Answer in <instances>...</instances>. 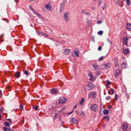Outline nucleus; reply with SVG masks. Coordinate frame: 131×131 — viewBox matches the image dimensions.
Returning a JSON list of instances; mask_svg holds the SVG:
<instances>
[{"label": "nucleus", "instance_id": "20e7f679", "mask_svg": "<svg viewBox=\"0 0 131 131\" xmlns=\"http://www.w3.org/2000/svg\"><path fill=\"white\" fill-rule=\"evenodd\" d=\"M115 65L113 67V70L114 71H116L118 68V64L117 59H115Z\"/></svg>", "mask_w": 131, "mask_h": 131}, {"label": "nucleus", "instance_id": "c03bdc74", "mask_svg": "<svg viewBox=\"0 0 131 131\" xmlns=\"http://www.w3.org/2000/svg\"><path fill=\"white\" fill-rule=\"evenodd\" d=\"M115 98L116 99V100H117V95L116 94L115 95Z\"/></svg>", "mask_w": 131, "mask_h": 131}, {"label": "nucleus", "instance_id": "f704fd0d", "mask_svg": "<svg viewBox=\"0 0 131 131\" xmlns=\"http://www.w3.org/2000/svg\"><path fill=\"white\" fill-rule=\"evenodd\" d=\"M107 41H108V43H111V45H112V42L111 41L109 40L108 38H107Z\"/></svg>", "mask_w": 131, "mask_h": 131}, {"label": "nucleus", "instance_id": "3c124183", "mask_svg": "<svg viewBox=\"0 0 131 131\" xmlns=\"http://www.w3.org/2000/svg\"><path fill=\"white\" fill-rule=\"evenodd\" d=\"M8 121L10 122H12V120H11V119H8L7 120Z\"/></svg>", "mask_w": 131, "mask_h": 131}, {"label": "nucleus", "instance_id": "39448f33", "mask_svg": "<svg viewBox=\"0 0 131 131\" xmlns=\"http://www.w3.org/2000/svg\"><path fill=\"white\" fill-rule=\"evenodd\" d=\"M91 109L94 111H95L98 110V107L97 105L95 104H93L91 106Z\"/></svg>", "mask_w": 131, "mask_h": 131}, {"label": "nucleus", "instance_id": "c9c22d12", "mask_svg": "<svg viewBox=\"0 0 131 131\" xmlns=\"http://www.w3.org/2000/svg\"><path fill=\"white\" fill-rule=\"evenodd\" d=\"M24 73L26 75H28V73L27 71L26 70L24 71Z\"/></svg>", "mask_w": 131, "mask_h": 131}, {"label": "nucleus", "instance_id": "cd10ccee", "mask_svg": "<svg viewBox=\"0 0 131 131\" xmlns=\"http://www.w3.org/2000/svg\"><path fill=\"white\" fill-rule=\"evenodd\" d=\"M126 3L127 5L129 6L130 4V0H127L126 1Z\"/></svg>", "mask_w": 131, "mask_h": 131}, {"label": "nucleus", "instance_id": "ddd939ff", "mask_svg": "<svg viewBox=\"0 0 131 131\" xmlns=\"http://www.w3.org/2000/svg\"><path fill=\"white\" fill-rule=\"evenodd\" d=\"M108 67L107 65L106 64H103L101 65L100 68L102 69H106Z\"/></svg>", "mask_w": 131, "mask_h": 131}, {"label": "nucleus", "instance_id": "2f4dec72", "mask_svg": "<svg viewBox=\"0 0 131 131\" xmlns=\"http://www.w3.org/2000/svg\"><path fill=\"white\" fill-rule=\"evenodd\" d=\"M20 110H23V105L20 104Z\"/></svg>", "mask_w": 131, "mask_h": 131}, {"label": "nucleus", "instance_id": "4be33fe9", "mask_svg": "<svg viewBox=\"0 0 131 131\" xmlns=\"http://www.w3.org/2000/svg\"><path fill=\"white\" fill-rule=\"evenodd\" d=\"M121 72V71L120 70H118V72H116L115 74V77L116 78L117 77H118L119 75L120 74V73Z\"/></svg>", "mask_w": 131, "mask_h": 131}, {"label": "nucleus", "instance_id": "72a5a7b5", "mask_svg": "<svg viewBox=\"0 0 131 131\" xmlns=\"http://www.w3.org/2000/svg\"><path fill=\"white\" fill-rule=\"evenodd\" d=\"M111 98V97L110 96H107L105 98V99L106 100H110Z\"/></svg>", "mask_w": 131, "mask_h": 131}, {"label": "nucleus", "instance_id": "7ed1b4c3", "mask_svg": "<svg viewBox=\"0 0 131 131\" xmlns=\"http://www.w3.org/2000/svg\"><path fill=\"white\" fill-rule=\"evenodd\" d=\"M122 128L124 131H130L131 130L130 127L128 126V124L125 123H123V124Z\"/></svg>", "mask_w": 131, "mask_h": 131}, {"label": "nucleus", "instance_id": "b1692460", "mask_svg": "<svg viewBox=\"0 0 131 131\" xmlns=\"http://www.w3.org/2000/svg\"><path fill=\"white\" fill-rule=\"evenodd\" d=\"M108 111L106 109H105L104 110L103 113L104 114L106 115L108 113Z\"/></svg>", "mask_w": 131, "mask_h": 131}, {"label": "nucleus", "instance_id": "6e6d98bb", "mask_svg": "<svg viewBox=\"0 0 131 131\" xmlns=\"http://www.w3.org/2000/svg\"><path fill=\"white\" fill-rule=\"evenodd\" d=\"M76 113L77 114H79V113L78 112V111H76Z\"/></svg>", "mask_w": 131, "mask_h": 131}, {"label": "nucleus", "instance_id": "ea45409f", "mask_svg": "<svg viewBox=\"0 0 131 131\" xmlns=\"http://www.w3.org/2000/svg\"><path fill=\"white\" fill-rule=\"evenodd\" d=\"M102 49V47L100 46L98 48V50L99 51H100Z\"/></svg>", "mask_w": 131, "mask_h": 131}, {"label": "nucleus", "instance_id": "603ef678", "mask_svg": "<svg viewBox=\"0 0 131 131\" xmlns=\"http://www.w3.org/2000/svg\"><path fill=\"white\" fill-rule=\"evenodd\" d=\"M102 22L101 21H99L97 22V23L98 24H100Z\"/></svg>", "mask_w": 131, "mask_h": 131}, {"label": "nucleus", "instance_id": "5fc2aeb1", "mask_svg": "<svg viewBox=\"0 0 131 131\" xmlns=\"http://www.w3.org/2000/svg\"><path fill=\"white\" fill-rule=\"evenodd\" d=\"M77 107V105H75V106H74V107H73L74 109L76 108Z\"/></svg>", "mask_w": 131, "mask_h": 131}, {"label": "nucleus", "instance_id": "e433bc0d", "mask_svg": "<svg viewBox=\"0 0 131 131\" xmlns=\"http://www.w3.org/2000/svg\"><path fill=\"white\" fill-rule=\"evenodd\" d=\"M73 111H74V110H73L71 112H68V115H70L71 114H72L73 113Z\"/></svg>", "mask_w": 131, "mask_h": 131}, {"label": "nucleus", "instance_id": "5701e85b", "mask_svg": "<svg viewBox=\"0 0 131 131\" xmlns=\"http://www.w3.org/2000/svg\"><path fill=\"white\" fill-rule=\"evenodd\" d=\"M80 115L82 118L84 117L85 116L84 112L82 111H81V112L80 114Z\"/></svg>", "mask_w": 131, "mask_h": 131}, {"label": "nucleus", "instance_id": "052dcab7", "mask_svg": "<svg viewBox=\"0 0 131 131\" xmlns=\"http://www.w3.org/2000/svg\"><path fill=\"white\" fill-rule=\"evenodd\" d=\"M16 2H17V0H14Z\"/></svg>", "mask_w": 131, "mask_h": 131}, {"label": "nucleus", "instance_id": "6ab92c4d", "mask_svg": "<svg viewBox=\"0 0 131 131\" xmlns=\"http://www.w3.org/2000/svg\"><path fill=\"white\" fill-rule=\"evenodd\" d=\"M79 51L77 49H75L74 51V54L77 57H78L79 56Z\"/></svg>", "mask_w": 131, "mask_h": 131}, {"label": "nucleus", "instance_id": "f8f14e48", "mask_svg": "<svg viewBox=\"0 0 131 131\" xmlns=\"http://www.w3.org/2000/svg\"><path fill=\"white\" fill-rule=\"evenodd\" d=\"M89 76L90 77V81H92L95 80V78L94 77H93L92 74V73H89Z\"/></svg>", "mask_w": 131, "mask_h": 131}, {"label": "nucleus", "instance_id": "4d7b16f0", "mask_svg": "<svg viewBox=\"0 0 131 131\" xmlns=\"http://www.w3.org/2000/svg\"><path fill=\"white\" fill-rule=\"evenodd\" d=\"M7 130H7V131H10V130L11 129L10 128H8Z\"/></svg>", "mask_w": 131, "mask_h": 131}, {"label": "nucleus", "instance_id": "bf43d9fd", "mask_svg": "<svg viewBox=\"0 0 131 131\" xmlns=\"http://www.w3.org/2000/svg\"><path fill=\"white\" fill-rule=\"evenodd\" d=\"M0 37L1 38H3V35H1Z\"/></svg>", "mask_w": 131, "mask_h": 131}, {"label": "nucleus", "instance_id": "6e6552de", "mask_svg": "<svg viewBox=\"0 0 131 131\" xmlns=\"http://www.w3.org/2000/svg\"><path fill=\"white\" fill-rule=\"evenodd\" d=\"M44 6L47 9L49 10L50 11H52L53 10L52 8L50 5L46 4Z\"/></svg>", "mask_w": 131, "mask_h": 131}, {"label": "nucleus", "instance_id": "338daca9", "mask_svg": "<svg viewBox=\"0 0 131 131\" xmlns=\"http://www.w3.org/2000/svg\"><path fill=\"white\" fill-rule=\"evenodd\" d=\"M129 116L130 117H131V116H130V115H129Z\"/></svg>", "mask_w": 131, "mask_h": 131}, {"label": "nucleus", "instance_id": "423d86ee", "mask_svg": "<svg viewBox=\"0 0 131 131\" xmlns=\"http://www.w3.org/2000/svg\"><path fill=\"white\" fill-rule=\"evenodd\" d=\"M66 100L64 97H61L59 99V103L62 104L64 103L66 101Z\"/></svg>", "mask_w": 131, "mask_h": 131}, {"label": "nucleus", "instance_id": "a878e982", "mask_svg": "<svg viewBox=\"0 0 131 131\" xmlns=\"http://www.w3.org/2000/svg\"><path fill=\"white\" fill-rule=\"evenodd\" d=\"M4 125L5 126L8 127H9L10 126L9 123L7 122H5Z\"/></svg>", "mask_w": 131, "mask_h": 131}, {"label": "nucleus", "instance_id": "864d4df0", "mask_svg": "<svg viewBox=\"0 0 131 131\" xmlns=\"http://www.w3.org/2000/svg\"><path fill=\"white\" fill-rule=\"evenodd\" d=\"M32 12L35 14H36L37 13L36 11L34 9L32 11Z\"/></svg>", "mask_w": 131, "mask_h": 131}, {"label": "nucleus", "instance_id": "0e129e2a", "mask_svg": "<svg viewBox=\"0 0 131 131\" xmlns=\"http://www.w3.org/2000/svg\"><path fill=\"white\" fill-rule=\"evenodd\" d=\"M3 40H1V42H3Z\"/></svg>", "mask_w": 131, "mask_h": 131}, {"label": "nucleus", "instance_id": "7c9ffc66", "mask_svg": "<svg viewBox=\"0 0 131 131\" xmlns=\"http://www.w3.org/2000/svg\"><path fill=\"white\" fill-rule=\"evenodd\" d=\"M104 58V56H102L99 58V60L100 61H101L102 60H103Z\"/></svg>", "mask_w": 131, "mask_h": 131}, {"label": "nucleus", "instance_id": "412c9836", "mask_svg": "<svg viewBox=\"0 0 131 131\" xmlns=\"http://www.w3.org/2000/svg\"><path fill=\"white\" fill-rule=\"evenodd\" d=\"M20 73L18 71H17L16 72V73L15 75V76L16 78H18L20 77Z\"/></svg>", "mask_w": 131, "mask_h": 131}, {"label": "nucleus", "instance_id": "2eb2a0df", "mask_svg": "<svg viewBox=\"0 0 131 131\" xmlns=\"http://www.w3.org/2000/svg\"><path fill=\"white\" fill-rule=\"evenodd\" d=\"M123 52L125 54H127L129 53L130 50L127 48H125L123 49Z\"/></svg>", "mask_w": 131, "mask_h": 131}, {"label": "nucleus", "instance_id": "de8ad7c7", "mask_svg": "<svg viewBox=\"0 0 131 131\" xmlns=\"http://www.w3.org/2000/svg\"><path fill=\"white\" fill-rule=\"evenodd\" d=\"M2 95V92L0 90V97H1Z\"/></svg>", "mask_w": 131, "mask_h": 131}, {"label": "nucleus", "instance_id": "0eeeda50", "mask_svg": "<svg viewBox=\"0 0 131 131\" xmlns=\"http://www.w3.org/2000/svg\"><path fill=\"white\" fill-rule=\"evenodd\" d=\"M95 93L94 92H91L89 95L88 97L89 98H95Z\"/></svg>", "mask_w": 131, "mask_h": 131}, {"label": "nucleus", "instance_id": "69168bd1", "mask_svg": "<svg viewBox=\"0 0 131 131\" xmlns=\"http://www.w3.org/2000/svg\"><path fill=\"white\" fill-rule=\"evenodd\" d=\"M59 118L60 120L61 119V118L60 117Z\"/></svg>", "mask_w": 131, "mask_h": 131}, {"label": "nucleus", "instance_id": "680f3d73", "mask_svg": "<svg viewBox=\"0 0 131 131\" xmlns=\"http://www.w3.org/2000/svg\"><path fill=\"white\" fill-rule=\"evenodd\" d=\"M64 123V122H61L62 124H63Z\"/></svg>", "mask_w": 131, "mask_h": 131}, {"label": "nucleus", "instance_id": "dca6fc26", "mask_svg": "<svg viewBox=\"0 0 131 131\" xmlns=\"http://www.w3.org/2000/svg\"><path fill=\"white\" fill-rule=\"evenodd\" d=\"M126 28L129 31H131V24L130 23L127 24Z\"/></svg>", "mask_w": 131, "mask_h": 131}, {"label": "nucleus", "instance_id": "f03ea898", "mask_svg": "<svg viewBox=\"0 0 131 131\" xmlns=\"http://www.w3.org/2000/svg\"><path fill=\"white\" fill-rule=\"evenodd\" d=\"M120 62L121 63V67L122 68H126L127 66V62L124 58H122L120 60Z\"/></svg>", "mask_w": 131, "mask_h": 131}, {"label": "nucleus", "instance_id": "f257e3e1", "mask_svg": "<svg viewBox=\"0 0 131 131\" xmlns=\"http://www.w3.org/2000/svg\"><path fill=\"white\" fill-rule=\"evenodd\" d=\"M94 87V85L93 84L90 83L85 85L84 88L85 91H88L92 89Z\"/></svg>", "mask_w": 131, "mask_h": 131}, {"label": "nucleus", "instance_id": "4c0bfd02", "mask_svg": "<svg viewBox=\"0 0 131 131\" xmlns=\"http://www.w3.org/2000/svg\"><path fill=\"white\" fill-rule=\"evenodd\" d=\"M64 7L63 6H61L60 7V12H61V10H62L63 9Z\"/></svg>", "mask_w": 131, "mask_h": 131}, {"label": "nucleus", "instance_id": "1a4fd4ad", "mask_svg": "<svg viewBox=\"0 0 131 131\" xmlns=\"http://www.w3.org/2000/svg\"><path fill=\"white\" fill-rule=\"evenodd\" d=\"M68 13H64L63 17L64 19L66 21H69Z\"/></svg>", "mask_w": 131, "mask_h": 131}, {"label": "nucleus", "instance_id": "393cba45", "mask_svg": "<svg viewBox=\"0 0 131 131\" xmlns=\"http://www.w3.org/2000/svg\"><path fill=\"white\" fill-rule=\"evenodd\" d=\"M84 98H82L81 99V100L79 101V103L81 105H82L83 104V103L84 101Z\"/></svg>", "mask_w": 131, "mask_h": 131}, {"label": "nucleus", "instance_id": "37998d69", "mask_svg": "<svg viewBox=\"0 0 131 131\" xmlns=\"http://www.w3.org/2000/svg\"><path fill=\"white\" fill-rule=\"evenodd\" d=\"M106 5V4H105L102 7V8L103 10H104L105 8Z\"/></svg>", "mask_w": 131, "mask_h": 131}, {"label": "nucleus", "instance_id": "f3484780", "mask_svg": "<svg viewBox=\"0 0 131 131\" xmlns=\"http://www.w3.org/2000/svg\"><path fill=\"white\" fill-rule=\"evenodd\" d=\"M70 50L69 49H66L65 50H64V52L66 55L69 54L70 52Z\"/></svg>", "mask_w": 131, "mask_h": 131}, {"label": "nucleus", "instance_id": "9d476101", "mask_svg": "<svg viewBox=\"0 0 131 131\" xmlns=\"http://www.w3.org/2000/svg\"><path fill=\"white\" fill-rule=\"evenodd\" d=\"M92 66L93 67L94 69L96 71L99 70V69L98 65L96 63L93 64Z\"/></svg>", "mask_w": 131, "mask_h": 131}, {"label": "nucleus", "instance_id": "e2e57ef3", "mask_svg": "<svg viewBox=\"0 0 131 131\" xmlns=\"http://www.w3.org/2000/svg\"><path fill=\"white\" fill-rule=\"evenodd\" d=\"M37 34L38 35H39L40 34V33H38V32H37Z\"/></svg>", "mask_w": 131, "mask_h": 131}, {"label": "nucleus", "instance_id": "bb28decb", "mask_svg": "<svg viewBox=\"0 0 131 131\" xmlns=\"http://www.w3.org/2000/svg\"><path fill=\"white\" fill-rule=\"evenodd\" d=\"M59 116V115L57 113H56L55 114V115H54V119H56Z\"/></svg>", "mask_w": 131, "mask_h": 131}, {"label": "nucleus", "instance_id": "9b49d317", "mask_svg": "<svg viewBox=\"0 0 131 131\" xmlns=\"http://www.w3.org/2000/svg\"><path fill=\"white\" fill-rule=\"evenodd\" d=\"M128 38L125 37L123 39V42L124 44L127 46H128L127 41L128 40Z\"/></svg>", "mask_w": 131, "mask_h": 131}, {"label": "nucleus", "instance_id": "13d9d810", "mask_svg": "<svg viewBox=\"0 0 131 131\" xmlns=\"http://www.w3.org/2000/svg\"><path fill=\"white\" fill-rule=\"evenodd\" d=\"M35 14L36 15H37L38 16V15H39V14L37 12Z\"/></svg>", "mask_w": 131, "mask_h": 131}, {"label": "nucleus", "instance_id": "a211bd4d", "mask_svg": "<svg viewBox=\"0 0 131 131\" xmlns=\"http://www.w3.org/2000/svg\"><path fill=\"white\" fill-rule=\"evenodd\" d=\"M114 90L113 89L111 90H109L108 91V93L110 94H112L114 93Z\"/></svg>", "mask_w": 131, "mask_h": 131}, {"label": "nucleus", "instance_id": "473e14b6", "mask_svg": "<svg viewBox=\"0 0 131 131\" xmlns=\"http://www.w3.org/2000/svg\"><path fill=\"white\" fill-rule=\"evenodd\" d=\"M38 106H36L33 107V108H34L35 110H37L38 109Z\"/></svg>", "mask_w": 131, "mask_h": 131}, {"label": "nucleus", "instance_id": "c756f323", "mask_svg": "<svg viewBox=\"0 0 131 131\" xmlns=\"http://www.w3.org/2000/svg\"><path fill=\"white\" fill-rule=\"evenodd\" d=\"M117 2L116 3V4L118 5L119 6L122 7V5L120 4L119 1L118 0H117Z\"/></svg>", "mask_w": 131, "mask_h": 131}, {"label": "nucleus", "instance_id": "c85d7f7f", "mask_svg": "<svg viewBox=\"0 0 131 131\" xmlns=\"http://www.w3.org/2000/svg\"><path fill=\"white\" fill-rule=\"evenodd\" d=\"M103 33V31H102L100 30L98 32V34L100 35H102Z\"/></svg>", "mask_w": 131, "mask_h": 131}, {"label": "nucleus", "instance_id": "58836bf2", "mask_svg": "<svg viewBox=\"0 0 131 131\" xmlns=\"http://www.w3.org/2000/svg\"><path fill=\"white\" fill-rule=\"evenodd\" d=\"M107 84V85H109L110 84V82L108 80L106 81Z\"/></svg>", "mask_w": 131, "mask_h": 131}, {"label": "nucleus", "instance_id": "8fccbe9b", "mask_svg": "<svg viewBox=\"0 0 131 131\" xmlns=\"http://www.w3.org/2000/svg\"><path fill=\"white\" fill-rule=\"evenodd\" d=\"M102 1H101L100 0H99V6L100 5V4L102 2Z\"/></svg>", "mask_w": 131, "mask_h": 131}, {"label": "nucleus", "instance_id": "aec40b11", "mask_svg": "<svg viewBox=\"0 0 131 131\" xmlns=\"http://www.w3.org/2000/svg\"><path fill=\"white\" fill-rule=\"evenodd\" d=\"M51 92L53 94H56L57 92V90L56 89H53L51 90Z\"/></svg>", "mask_w": 131, "mask_h": 131}, {"label": "nucleus", "instance_id": "a18cd8bd", "mask_svg": "<svg viewBox=\"0 0 131 131\" xmlns=\"http://www.w3.org/2000/svg\"><path fill=\"white\" fill-rule=\"evenodd\" d=\"M104 118H107V120L108 121L109 120V118H108V117L107 116H104Z\"/></svg>", "mask_w": 131, "mask_h": 131}, {"label": "nucleus", "instance_id": "09e8293b", "mask_svg": "<svg viewBox=\"0 0 131 131\" xmlns=\"http://www.w3.org/2000/svg\"><path fill=\"white\" fill-rule=\"evenodd\" d=\"M39 17L42 18V16L40 15L39 14V15H38V16Z\"/></svg>", "mask_w": 131, "mask_h": 131}, {"label": "nucleus", "instance_id": "49530a36", "mask_svg": "<svg viewBox=\"0 0 131 131\" xmlns=\"http://www.w3.org/2000/svg\"><path fill=\"white\" fill-rule=\"evenodd\" d=\"M30 9L32 10V11L34 10V9L32 7H31V6H30Z\"/></svg>", "mask_w": 131, "mask_h": 131}, {"label": "nucleus", "instance_id": "4468645a", "mask_svg": "<svg viewBox=\"0 0 131 131\" xmlns=\"http://www.w3.org/2000/svg\"><path fill=\"white\" fill-rule=\"evenodd\" d=\"M70 122L73 124H76L78 123V121L74 118H72L70 120Z\"/></svg>", "mask_w": 131, "mask_h": 131}, {"label": "nucleus", "instance_id": "a19ab883", "mask_svg": "<svg viewBox=\"0 0 131 131\" xmlns=\"http://www.w3.org/2000/svg\"><path fill=\"white\" fill-rule=\"evenodd\" d=\"M7 129H8V128H6V127H4L3 128V129H4V130L5 131H7V130H8Z\"/></svg>", "mask_w": 131, "mask_h": 131}, {"label": "nucleus", "instance_id": "79ce46f5", "mask_svg": "<svg viewBox=\"0 0 131 131\" xmlns=\"http://www.w3.org/2000/svg\"><path fill=\"white\" fill-rule=\"evenodd\" d=\"M43 35L45 37H48V35L46 33H44L43 34Z\"/></svg>", "mask_w": 131, "mask_h": 131}]
</instances>
